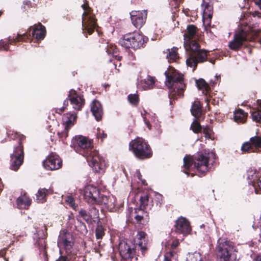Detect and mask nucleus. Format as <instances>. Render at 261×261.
<instances>
[{
  "instance_id": "obj_19",
  "label": "nucleus",
  "mask_w": 261,
  "mask_h": 261,
  "mask_svg": "<svg viewBox=\"0 0 261 261\" xmlns=\"http://www.w3.org/2000/svg\"><path fill=\"white\" fill-rule=\"evenodd\" d=\"M248 40L246 32L241 31L234 35L233 40L229 43V47L231 49L237 50Z\"/></svg>"
},
{
  "instance_id": "obj_64",
  "label": "nucleus",
  "mask_w": 261,
  "mask_h": 261,
  "mask_svg": "<svg viewBox=\"0 0 261 261\" xmlns=\"http://www.w3.org/2000/svg\"><path fill=\"white\" fill-rule=\"evenodd\" d=\"M20 261H21V259Z\"/></svg>"
},
{
  "instance_id": "obj_10",
  "label": "nucleus",
  "mask_w": 261,
  "mask_h": 261,
  "mask_svg": "<svg viewBox=\"0 0 261 261\" xmlns=\"http://www.w3.org/2000/svg\"><path fill=\"white\" fill-rule=\"evenodd\" d=\"M247 178L250 186V192L259 194L261 191V176L254 169L250 168L247 171Z\"/></svg>"
},
{
  "instance_id": "obj_35",
  "label": "nucleus",
  "mask_w": 261,
  "mask_h": 261,
  "mask_svg": "<svg viewBox=\"0 0 261 261\" xmlns=\"http://www.w3.org/2000/svg\"><path fill=\"white\" fill-rule=\"evenodd\" d=\"M196 33V28L193 25H189L187 27V31L184 35V40L186 38L189 39H193Z\"/></svg>"
},
{
  "instance_id": "obj_18",
  "label": "nucleus",
  "mask_w": 261,
  "mask_h": 261,
  "mask_svg": "<svg viewBox=\"0 0 261 261\" xmlns=\"http://www.w3.org/2000/svg\"><path fill=\"white\" fill-rule=\"evenodd\" d=\"M175 231L179 234L186 236L191 231V227L189 221L185 217H180L176 221Z\"/></svg>"
},
{
  "instance_id": "obj_60",
  "label": "nucleus",
  "mask_w": 261,
  "mask_h": 261,
  "mask_svg": "<svg viewBox=\"0 0 261 261\" xmlns=\"http://www.w3.org/2000/svg\"><path fill=\"white\" fill-rule=\"evenodd\" d=\"M219 76L216 75L215 78H216L217 80H218V77H219Z\"/></svg>"
},
{
  "instance_id": "obj_23",
  "label": "nucleus",
  "mask_w": 261,
  "mask_h": 261,
  "mask_svg": "<svg viewBox=\"0 0 261 261\" xmlns=\"http://www.w3.org/2000/svg\"><path fill=\"white\" fill-rule=\"evenodd\" d=\"M154 78L150 75H147L138 82V87L144 90H147L153 89L154 87Z\"/></svg>"
},
{
  "instance_id": "obj_39",
  "label": "nucleus",
  "mask_w": 261,
  "mask_h": 261,
  "mask_svg": "<svg viewBox=\"0 0 261 261\" xmlns=\"http://www.w3.org/2000/svg\"><path fill=\"white\" fill-rule=\"evenodd\" d=\"M165 261H176L177 259V254L173 251H170L165 255Z\"/></svg>"
},
{
  "instance_id": "obj_1",
  "label": "nucleus",
  "mask_w": 261,
  "mask_h": 261,
  "mask_svg": "<svg viewBox=\"0 0 261 261\" xmlns=\"http://www.w3.org/2000/svg\"><path fill=\"white\" fill-rule=\"evenodd\" d=\"M74 150L84 156L89 165L96 172H102L106 167L105 160L99 155L98 152L93 148L92 141L83 136H75L72 139Z\"/></svg>"
},
{
  "instance_id": "obj_4",
  "label": "nucleus",
  "mask_w": 261,
  "mask_h": 261,
  "mask_svg": "<svg viewBox=\"0 0 261 261\" xmlns=\"http://www.w3.org/2000/svg\"><path fill=\"white\" fill-rule=\"evenodd\" d=\"M165 74L166 85L170 89V98L177 99L182 97L186 87L183 81V75L172 67H169L165 72Z\"/></svg>"
},
{
  "instance_id": "obj_20",
  "label": "nucleus",
  "mask_w": 261,
  "mask_h": 261,
  "mask_svg": "<svg viewBox=\"0 0 261 261\" xmlns=\"http://www.w3.org/2000/svg\"><path fill=\"white\" fill-rule=\"evenodd\" d=\"M132 23L136 28H141L145 22L147 13L145 11H133L130 13Z\"/></svg>"
},
{
  "instance_id": "obj_63",
  "label": "nucleus",
  "mask_w": 261,
  "mask_h": 261,
  "mask_svg": "<svg viewBox=\"0 0 261 261\" xmlns=\"http://www.w3.org/2000/svg\"><path fill=\"white\" fill-rule=\"evenodd\" d=\"M260 44H261V39H260Z\"/></svg>"
},
{
  "instance_id": "obj_44",
  "label": "nucleus",
  "mask_w": 261,
  "mask_h": 261,
  "mask_svg": "<svg viewBox=\"0 0 261 261\" xmlns=\"http://www.w3.org/2000/svg\"><path fill=\"white\" fill-rule=\"evenodd\" d=\"M116 199L114 197H110L109 202L107 203L106 208L110 211H113L115 208Z\"/></svg>"
},
{
  "instance_id": "obj_22",
  "label": "nucleus",
  "mask_w": 261,
  "mask_h": 261,
  "mask_svg": "<svg viewBox=\"0 0 261 261\" xmlns=\"http://www.w3.org/2000/svg\"><path fill=\"white\" fill-rule=\"evenodd\" d=\"M27 39H29V37L27 34H24L23 35L18 34L17 37L15 39L9 37L7 40H1L0 41V50L4 49L7 50L8 49V44H11L13 42L20 41H25Z\"/></svg>"
},
{
  "instance_id": "obj_54",
  "label": "nucleus",
  "mask_w": 261,
  "mask_h": 261,
  "mask_svg": "<svg viewBox=\"0 0 261 261\" xmlns=\"http://www.w3.org/2000/svg\"><path fill=\"white\" fill-rule=\"evenodd\" d=\"M56 261H68V260L65 257L61 256Z\"/></svg>"
},
{
  "instance_id": "obj_15",
  "label": "nucleus",
  "mask_w": 261,
  "mask_h": 261,
  "mask_svg": "<svg viewBox=\"0 0 261 261\" xmlns=\"http://www.w3.org/2000/svg\"><path fill=\"white\" fill-rule=\"evenodd\" d=\"M43 165L47 170H57L61 167L62 161L58 155L51 153L43 162Z\"/></svg>"
},
{
  "instance_id": "obj_38",
  "label": "nucleus",
  "mask_w": 261,
  "mask_h": 261,
  "mask_svg": "<svg viewBox=\"0 0 261 261\" xmlns=\"http://www.w3.org/2000/svg\"><path fill=\"white\" fill-rule=\"evenodd\" d=\"M241 149L244 152H251L255 151V149L250 142L244 143L242 146Z\"/></svg>"
},
{
  "instance_id": "obj_50",
  "label": "nucleus",
  "mask_w": 261,
  "mask_h": 261,
  "mask_svg": "<svg viewBox=\"0 0 261 261\" xmlns=\"http://www.w3.org/2000/svg\"><path fill=\"white\" fill-rule=\"evenodd\" d=\"M98 133L97 134V136L98 138H101V139L102 140L107 137V134H105L103 131H101L100 130L99 128L98 129Z\"/></svg>"
},
{
  "instance_id": "obj_62",
  "label": "nucleus",
  "mask_w": 261,
  "mask_h": 261,
  "mask_svg": "<svg viewBox=\"0 0 261 261\" xmlns=\"http://www.w3.org/2000/svg\"><path fill=\"white\" fill-rule=\"evenodd\" d=\"M191 176H194V174L192 173V174H191Z\"/></svg>"
},
{
  "instance_id": "obj_37",
  "label": "nucleus",
  "mask_w": 261,
  "mask_h": 261,
  "mask_svg": "<svg viewBox=\"0 0 261 261\" xmlns=\"http://www.w3.org/2000/svg\"><path fill=\"white\" fill-rule=\"evenodd\" d=\"M107 52L109 55H112L113 57L119 60V57H118L117 48L115 45L109 44L107 46Z\"/></svg>"
},
{
  "instance_id": "obj_40",
  "label": "nucleus",
  "mask_w": 261,
  "mask_h": 261,
  "mask_svg": "<svg viewBox=\"0 0 261 261\" xmlns=\"http://www.w3.org/2000/svg\"><path fill=\"white\" fill-rule=\"evenodd\" d=\"M65 201L67 205L76 210L77 205L75 204L74 199L71 196L66 197Z\"/></svg>"
},
{
  "instance_id": "obj_31",
  "label": "nucleus",
  "mask_w": 261,
  "mask_h": 261,
  "mask_svg": "<svg viewBox=\"0 0 261 261\" xmlns=\"http://www.w3.org/2000/svg\"><path fill=\"white\" fill-rule=\"evenodd\" d=\"M196 86L198 89L203 90V93L206 94L207 92L210 90L209 85L206 83V82L203 79H199L196 80Z\"/></svg>"
},
{
  "instance_id": "obj_49",
  "label": "nucleus",
  "mask_w": 261,
  "mask_h": 261,
  "mask_svg": "<svg viewBox=\"0 0 261 261\" xmlns=\"http://www.w3.org/2000/svg\"><path fill=\"white\" fill-rule=\"evenodd\" d=\"M135 176L137 177L138 179L141 181L143 185H145L146 184V181L141 179V174L139 170H136Z\"/></svg>"
},
{
  "instance_id": "obj_43",
  "label": "nucleus",
  "mask_w": 261,
  "mask_h": 261,
  "mask_svg": "<svg viewBox=\"0 0 261 261\" xmlns=\"http://www.w3.org/2000/svg\"><path fill=\"white\" fill-rule=\"evenodd\" d=\"M105 234V230L101 225H98L96 228L95 236L97 239H100Z\"/></svg>"
},
{
  "instance_id": "obj_29",
  "label": "nucleus",
  "mask_w": 261,
  "mask_h": 261,
  "mask_svg": "<svg viewBox=\"0 0 261 261\" xmlns=\"http://www.w3.org/2000/svg\"><path fill=\"white\" fill-rule=\"evenodd\" d=\"M234 120L237 123H244L247 119V113L243 110L239 109L234 112Z\"/></svg>"
},
{
  "instance_id": "obj_57",
  "label": "nucleus",
  "mask_w": 261,
  "mask_h": 261,
  "mask_svg": "<svg viewBox=\"0 0 261 261\" xmlns=\"http://www.w3.org/2000/svg\"><path fill=\"white\" fill-rule=\"evenodd\" d=\"M156 198L159 199V200H160V199L161 200L162 199V196H161V195H160L159 194H157L156 195Z\"/></svg>"
},
{
  "instance_id": "obj_56",
  "label": "nucleus",
  "mask_w": 261,
  "mask_h": 261,
  "mask_svg": "<svg viewBox=\"0 0 261 261\" xmlns=\"http://www.w3.org/2000/svg\"><path fill=\"white\" fill-rule=\"evenodd\" d=\"M255 3L258 5L259 7L261 9V0H255Z\"/></svg>"
},
{
  "instance_id": "obj_58",
  "label": "nucleus",
  "mask_w": 261,
  "mask_h": 261,
  "mask_svg": "<svg viewBox=\"0 0 261 261\" xmlns=\"http://www.w3.org/2000/svg\"><path fill=\"white\" fill-rule=\"evenodd\" d=\"M257 103L259 105L260 109H261V100H257Z\"/></svg>"
},
{
  "instance_id": "obj_36",
  "label": "nucleus",
  "mask_w": 261,
  "mask_h": 261,
  "mask_svg": "<svg viewBox=\"0 0 261 261\" xmlns=\"http://www.w3.org/2000/svg\"><path fill=\"white\" fill-rule=\"evenodd\" d=\"M48 190L46 189H40L38 191L36 194L37 202L39 203H43L46 201V196Z\"/></svg>"
},
{
  "instance_id": "obj_46",
  "label": "nucleus",
  "mask_w": 261,
  "mask_h": 261,
  "mask_svg": "<svg viewBox=\"0 0 261 261\" xmlns=\"http://www.w3.org/2000/svg\"><path fill=\"white\" fill-rule=\"evenodd\" d=\"M79 215L87 222L90 221L92 219V217L88 215L86 211L84 210H81L80 211Z\"/></svg>"
},
{
  "instance_id": "obj_25",
  "label": "nucleus",
  "mask_w": 261,
  "mask_h": 261,
  "mask_svg": "<svg viewBox=\"0 0 261 261\" xmlns=\"http://www.w3.org/2000/svg\"><path fill=\"white\" fill-rule=\"evenodd\" d=\"M32 30V36L37 40L43 39L45 35V29L41 24L34 25L32 28H30V31Z\"/></svg>"
},
{
  "instance_id": "obj_26",
  "label": "nucleus",
  "mask_w": 261,
  "mask_h": 261,
  "mask_svg": "<svg viewBox=\"0 0 261 261\" xmlns=\"http://www.w3.org/2000/svg\"><path fill=\"white\" fill-rule=\"evenodd\" d=\"M140 207L143 210H149L153 206V201L148 195H143L140 198Z\"/></svg>"
},
{
  "instance_id": "obj_48",
  "label": "nucleus",
  "mask_w": 261,
  "mask_h": 261,
  "mask_svg": "<svg viewBox=\"0 0 261 261\" xmlns=\"http://www.w3.org/2000/svg\"><path fill=\"white\" fill-rule=\"evenodd\" d=\"M36 244L39 246L40 251H43L44 255H45L46 252L44 251L45 247V241L43 239H40L36 242Z\"/></svg>"
},
{
  "instance_id": "obj_34",
  "label": "nucleus",
  "mask_w": 261,
  "mask_h": 261,
  "mask_svg": "<svg viewBox=\"0 0 261 261\" xmlns=\"http://www.w3.org/2000/svg\"><path fill=\"white\" fill-rule=\"evenodd\" d=\"M250 141L255 149V151L261 150V137L259 136L252 137L250 138Z\"/></svg>"
},
{
  "instance_id": "obj_3",
  "label": "nucleus",
  "mask_w": 261,
  "mask_h": 261,
  "mask_svg": "<svg viewBox=\"0 0 261 261\" xmlns=\"http://www.w3.org/2000/svg\"><path fill=\"white\" fill-rule=\"evenodd\" d=\"M184 47L187 52L186 61L188 67L192 68L193 71L196 68L198 63H202L207 60L208 51L200 49V46L196 40L185 38Z\"/></svg>"
},
{
  "instance_id": "obj_42",
  "label": "nucleus",
  "mask_w": 261,
  "mask_h": 261,
  "mask_svg": "<svg viewBox=\"0 0 261 261\" xmlns=\"http://www.w3.org/2000/svg\"><path fill=\"white\" fill-rule=\"evenodd\" d=\"M191 128L195 133H198L201 130L202 127L200 123L195 119L191 125Z\"/></svg>"
},
{
  "instance_id": "obj_51",
  "label": "nucleus",
  "mask_w": 261,
  "mask_h": 261,
  "mask_svg": "<svg viewBox=\"0 0 261 261\" xmlns=\"http://www.w3.org/2000/svg\"><path fill=\"white\" fill-rule=\"evenodd\" d=\"M179 240L177 239H174L172 241V242L171 244V247L172 249H175L176 247H177L179 245Z\"/></svg>"
},
{
  "instance_id": "obj_47",
  "label": "nucleus",
  "mask_w": 261,
  "mask_h": 261,
  "mask_svg": "<svg viewBox=\"0 0 261 261\" xmlns=\"http://www.w3.org/2000/svg\"><path fill=\"white\" fill-rule=\"evenodd\" d=\"M203 133L205 135V138L207 139L212 138V135L213 134V130L211 128L208 126H206L203 128Z\"/></svg>"
},
{
  "instance_id": "obj_30",
  "label": "nucleus",
  "mask_w": 261,
  "mask_h": 261,
  "mask_svg": "<svg viewBox=\"0 0 261 261\" xmlns=\"http://www.w3.org/2000/svg\"><path fill=\"white\" fill-rule=\"evenodd\" d=\"M177 47H173L171 49H167L168 53L166 55L167 59L168 60L169 62H177L179 56L177 54Z\"/></svg>"
},
{
  "instance_id": "obj_7",
  "label": "nucleus",
  "mask_w": 261,
  "mask_h": 261,
  "mask_svg": "<svg viewBox=\"0 0 261 261\" xmlns=\"http://www.w3.org/2000/svg\"><path fill=\"white\" fill-rule=\"evenodd\" d=\"M144 36L139 32L126 34L120 38L119 44L125 48L138 49L143 46Z\"/></svg>"
},
{
  "instance_id": "obj_32",
  "label": "nucleus",
  "mask_w": 261,
  "mask_h": 261,
  "mask_svg": "<svg viewBox=\"0 0 261 261\" xmlns=\"http://www.w3.org/2000/svg\"><path fill=\"white\" fill-rule=\"evenodd\" d=\"M192 115L195 117H199L201 113V104L199 101H195L191 109Z\"/></svg>"
},
{
  "instance_id": "obj_8",
  "label": "nucleus",
  "mask_w": 261,
  "mask_h": 261,
  "mask_svg": "<svg viewBox=\"0 0 261 261\" xmlns=\"http://www.w3.org/2000/svg\"><path fill=\"white\" fill-rule=\"evenodd\" d=\"M82 7L84 11L82 17L83 33L87 32L89 34H91L96 26L94 15L91 12V9L87 6V4H83Z\"/></svg>"
},
{
  "instance_id": "obj_9",
  "label": "nucleus",
  "mask_w": 261,
  "mask_h": 261,
  "mask_svg": "<svg viewBox=\"0 0 261 261\" xmlns=\"http://www.w3.org/2000/svg\"><path fill=\"white\" fill-rule=\"evenodd\" d=\"M74 243V239L72 234L65 230L60 231L58 240L59 247L64 249L67 253H70Z\"/></svg>"
},
{
  "instance_id": "obj_6",
  "label": "nucleus",
  "mask_w": 261,
  "mask_h": 261,
  "mask_svg": "<svg viewBox=\"0 0 261 261\" xmlns=\"http://www.w3.org/2000/svg\"><path fill=\"white\" fill-rule=\"evenodd\" d=\"M130 150L138 159H145L151 156V151L147 142L141 138H137L129 143Z\"/></svg>"
},
{
  "instance_id": "obj_33",
  "label": "nucleus",
  "mask_w": 261,
  "mask_h": 261,
  "mask_svg": "<svg viewBox=\"0 0 261 261\" xmlns=\"http://www.w3.org/2000/svg\"><path fill=\"white\" fill-rule=\"evenodd\" d=\"M204 255L199 252L189 253L187 255L186 261H203Z\"/></svg>"
},
{
  "instance_id": "obj_14",
  "label": "nucleus",
  "mask_w": 261,
  "mask_h": 261,
  "mask_svg": "<svg viewBox=\"0 0 261 261\" xmlns=\"http://www.w3.org/2000/svg\"><path fill=\"white\" fill-rule=\"evenodd\" d=\"M99 191L96 187L92 185L86 186L84 189V197L89 203L94 204L98 201Z\"/></svg>"
},
{
  "instance_id": "obj_11",
  "label": "nucleus",
  "mask_w": 261,
  "mask_h": 261,
  "mask_svg": "<svg viewBox=\"0 0 261 261\" xmlns=\"http://www.w3.org/2000/svg\"><path fill=\"white\" fill-rule=\"evenodd\" d=\"M23 146L19 142L18 146L14 148L13 153L11 154L10 169L14 171L17 170L23 162Z\"/></svg>"
},
{
  "instance_id": "obj_61",
  "label": "nucleus",
  "mask_w": 261,
  "mask_h": 261,
  "mask_svg": "<svg viewBox=\"0 0 261 261\" xmlns=\"http://www.w3.org/2000/svg\"><path fill=\"white\" fill-rule=\"evenodd\" d=\"M25 3H26V4H27V5H28V4H29V3H30V2L27 1V2H26Z\"/></svg>"
},
{
  "instance_id": "obj_53",
  "label": "nucleus",
  "mask_w": 261,
  "mask_h": 261,
  "mask_svg": "<svg viewBox=\"0 0 261 261\" xmlns=\"http://www.w3.org/2000/svg\"><path fill=\"white\" fill-rule=\"evenodd\" d=\"M92 211H93L94 213V216L93 218H95L98 217V211L95 208H92Z\"/></svg>"
},
{
  "instance_id": "obj_59",
  "label": "nucleus",
  "mask_w": 261,
  "mask_h": 261,
  "mask_svg": "<svg viewBox=\"0 0 261 261\" xmlns=\"http://www.w3.org/2000/svg\"><path fill=\"white\" fill-rule=\"evenodd\" d=\"M211 84H212V85H214L216 84V83L214 82H213V83H212V81H211Z\"/></svg>"
},
{
  "instance_id": "obj_41",
  "label": "nucleus",
  "mask_w": 261,
  "mask_h": 261,
  "mask_svg": "<svg viewBox=\"0 0 261 261\" xmlns=\"http://www.w3.org/2000/svg\"><path fill=\"white\" fill-rule=\"evenodd\" d=\"M110 197H108L105 196H100L99 195V198L98 199V201L96 204L103 205L104 206L105 208H106L107 203L109 202Z\"/></svg>"
},
{
  "instance_id": "obj_52",
  "label": "nucleus",
  "mask_w": 261,
  "mask_h": 261,
  "mask_svg": "<svg viewBox=\"0 0 261 261\" xmlns=\"http://www.w3.org/2000/svg\"><path fill=\"white\" fill-rule=\"evenodd\" d=\"M143 219V216L140 215H137L135 216V219L138 222H141Z\"/></svg>"
},
{
  "instance_id": "obj_27",
  "label": "nucleus",
  "mask_w": 261,
  "mask_h": 261,
  "mask_svg": "<svg viewBox=\"0 0 261 261\" xmlns=\"http://www.w3.org/2000/svg\"><path fill=\"white\" fill-rule=\"evenodd\" d=\"M31 202V200L25 194L21 195L17 199V205L19 208H28Z\"/></svg>"
},
{
  "instance_id": "obj_13",
  "label": "nucleus",
  "mask_w": 261,
  "mask_h": 261,
  "mask_svg": "<svg viewBox=\"0 0 261 261\" xmlns=\"http://www.w3.org/2000/svg\"><path fill=\"white\" fill-rule=\"evenodd\" d=\"M76 116L74 114L70 113L65 114L63 117V125L64 130L59 131L58 135L59 137L63 139L68 136V133L69 128L74 124Z\"/></svg>"
},
{
  "instance_id": "obj_12",
  "label": "nucleus",
  "mask_w": 261,
  "mask_h": 261,
  "mask_svg": "<svg viewBox=\"0 0 261 261\" xmlns=\"http://www.w3.org/2000/svg\"><path fill=\"white\" fill-rule=\"evenodd\" d=\"M134 246H130L125 240L121 241L118 245L120 255L126 261H133L135 255Z\"/></svg>"
},
{
  "instance_id": "obj_24",
  "label": "nucleus",
  "mask_w": 261,
  "mask_h": 261,
  "mask_svg": "<svg viewBox=\"0 0 261 261\" xmlns=\"http://www.w3.org/2000/svg\"><path fill=\"white\" fill-rule=\"evenodd\" d=\"M91 111L95 119L99 121L103 115V110L100 103L98 100H93L91 104Z\"/></svg>"
},
{
  "instance_id": "obj_28",
  "label": "nucleus",
  "mask_w": 261,
  "mask_h": 261,
  "mask_svg": "<svg viewBox=\"0 0 261 261\" xmlns=\"http://www.w3.org/2000/svg\"><path fill=\"white\" fill-rule=\"evenodd\" d=\"M141 115L142 116L143 120L146 125L149 129H151V127L150 122L157 125V123L156 122V119L154 114H147V112L145 110H144L143 112H141ZM157 126H156V127Z\"/></svg>"
},
{
  "instance_id": "obj_21",
  "label": "nucleus",
  "mask_w": 261,
  "mask_h": 261,
  "mask_svg": "<svg viewBox=\"0 0 261 261\" xmlns=\"http://www.w3.org/2000/svg\"><path fill=\"white\" fill-rule=\"evenodd\" d=\"M68 97L74 110H81L85 103V99L82 95L77 94L74 90H71L69 92Z\"/></svg>"
},
{
  "instance_id": "obj_17",
  "label": "nucleus",
  "mask_w": 261,
  "mask_h": 261,
  "mask_svg": "<svg viewBox=\"0 0 261 261\" xmlns=\"http://www.w3.org/2000/svg\"><path fill=\"white\" fill-rule=\"evenodd\" d=\"M201 7L202 14L203 24L205 27H209L211 23L213 13V7L208 3L203 0Z\"/></svg>"
},
{
  "instance_id": "obj_16",
  "label": "nucleus",
  "mask_w": 261,
  "mask_h": 261,
  "mask_svg": "<svg viewBox=\"0 0 261 261\" xmlns=\"http://www.w3.org/2000/svg\"><path fill=\"white\" fill-rule=\"evenodd\" d=\"M147 234L144 231H138L134 239L133 246L136 248H138L142 254H144L147 249L148 244Z\"/></svg>"
},
{
  "instance_id": "obj_45",
  "label": "nucleus",
  "mask_w": 261,
  "mask_h": 261,
  "mask_svg": "<svg viewBox=\"0 0 261 261\" xmlns=\"http://www.w3.org/2000/svg\"><path fill=\"white\" fill-rule=\"evenodd\" d=\"M129 102L134 105H137L139 101V97L137 94H129L128 96Z\"/></svg>"
},
{
  "instance_id": "obj_5",
  "label": "nucleus",
  "mask_w": 261,
  "mask_h": 261,
  "mask_svg": "<svg viewBox=\"0 0 261 261\" xmlns=\"http://www.w3.org/2000/svg\"><path fill=\"white\" fill-rule=\"evenodd\" d=\"M216 249L218 252V261H238L233 243L226 239H219Z\"/></svg>"
},
{
  "instance_id": "obj_2",
  "label": "nucleus",
  "mask_w": 261,
  "mask_h": 261,
  "mask_svg": "<svg viewBox=\"0 0 261 261\" xmlns=\"http://www.w3.org/2000/svg\"><path fill=\"white\" fill-rule=\"evenodd\" d=\"M216 158V154L213 151L207 153L206 151L198 154L195 158H192L189 155H186L184 158V172L188 175L187 170H191L196 168L197 171L202 174L207 172L211 168L210 163L213 164Z\"/></svg>"
},
{
  "instance_id": "obj_55",
  "label": "nucleus",
  "mask_w": 261,
  "mask_h": 261,
  "mask_svg": "<svg viewBox=\"0 0 261 261\" xmlns=\"http://www.w3.org/2000/svg\"><path fill=\"white\" fill-rule=\"evenodd\" d=\"M253 261H261V254L257 255Z\"/></svg>"
}]
</instances>
